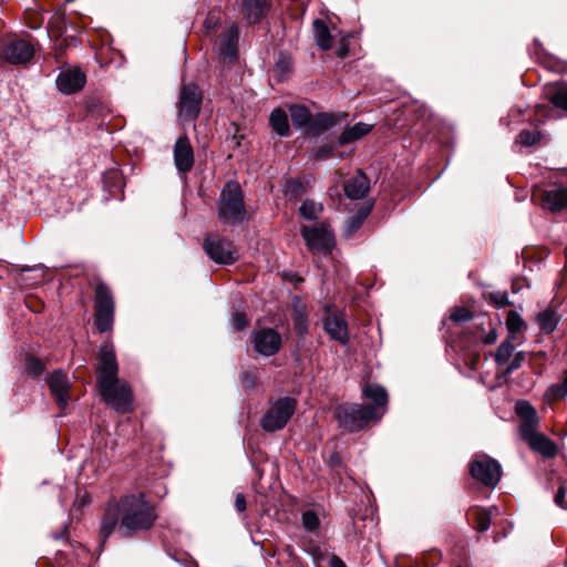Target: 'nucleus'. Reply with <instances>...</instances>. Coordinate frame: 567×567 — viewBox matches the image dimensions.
I'll use <instances>...</instances> for the list:
<instances>
[{
  "label": "nucleus",
  "mask_w": 567,
  "mask_h": 567,
  "mask_svg": "<svg viewBox=\"0 0 567 567\" xmlns=\"http://www.w3.org/2000/svg\"><path fill=\"white\" fill-rule=\"evenodd\" d=\"M48 383L55 402L61 409H64L70 400L69 391L71 383L69 378L64 372L58 370L50 375Z\"/></svg>",
  "instance_id": "nucleus-15"
},
{
  "label": "nucleus",
  "mask_w": 567,
  "mask_h": 567,
  "mask_svg": "<svg viewBox=\"0 0 567 567\" xmlns=\"http://www.w3.org/2000/svg\"><path fill=\"white\" fill-rule=\"evenodd\" d=\"M498 338L496 329L492 328L483 338L485 344H493Z\"/></svg>",
  "instance_id": "nucleus-46"
},
{
  "label": "nucleus",
  "mask_w": 567,
  "mask_h": 567,
  "mask_svg": "<svg viewBox=\"0 0 567 567\" xmlns=\"http://www.w3.org/2000/svg\"><path fill=\"white\" fill-rule=\"evenodd\" d=\"M474 478L487 486H495L502 476V468L497 461L488 456L477 457L471 466Z\"/></svg>",
  "instance_id": "nucleus-10"
},
{
  "label": "nucleus",
  "mask_w": 567,
  "mask_h": 567,
  "mask_svg": "<svg viewBox=\"0 0 567 567\" xmlns=\"http://www.w3.org/2000/svg\"><path fill=\"white\" fill-rule=\"evenodd\" d=\"M289 112L296 127L300 128L310 125L311 115L306 106L295 104L289 107Z\"/></svg>",
  "instance_id": "nucleus-27"
},
{
  "label": "nucleus",
  "mask_w": 567,
  "mask_h": 567,
  "mask_svg": "<svg viewBox=\"0 0 567 567\" xmlns=\"http://www.w3.org/2000/svg\"><path fill=\"white\" fill-rule=\"evenodd\" d=\"M334 416L341 427L353 432L361 430L371 420L379 421L382 413L370 405L344 404L337 408Z\"/></svg>",
  "instance_id": "nucleus-4"
},
{
  "label": "nucleus",
  "mask_w": 567,
  "mask_h": 567,
  "mask_svg": "<svg viewBox=\"0 0 567 567\" xmlns=\"http://www.w3.org/2000/svg\"><path fill=\"white\" fill-rule=\"evenodd\" d=\"M256 378H257V371L256 370L249 371L241 375V382L245 386L251 388L256 383Z\"/></svg>",
  "instance_id": "nucleus-43"
},
{
  "label": "nucleus",
  "mask_w": 567,
  "mask_h": 567,
  "mask_svg": "<svg viewBox=\"0 0 567 567\" xmlns=\"http://www.w3.org/2000/svg\"><path fill=\"white\" fill-rule=\"evenodd\" d=\"M231 323L236 330H243L248 326V320L243 312H235L231 316Z\"/></svg>",
  "instance_id": "nucleus-40"
},
{
  "label": "nucleus",
  "mask_w": 567,
  "mask_h": 567,
  "mask_svg": "<svg viewBox=\"0 0 567 567\" xmlns=\"http://www.w3.org/2000/svg\"><path fill=\"white\" fill-rule=\"evenodd\" d=\"M340 118L341 116L334 115L332 113H320L311 118L308 130L312 134L323 133L334 126L340 121Z\"/></svg>",
  "instance_id": "nucleus-22"
},
{
  "label": "nucleus",
  "mask_w": 567,
  "mask_h": 567,
  "mask_svg": "<svg viewBox=\"0 0 567 567\" xmlns=\"http://www.w3.org/2000/svg\"><path fill=\"white\" fill-rule=\"evenodd\" d=\"M491 299L501 307L508 305L507 295L505 292L491 293Z\"/></svg>",
  "instance_id": "nucleus-44"
},
{
  "label": "nucleus",
  "mask_w": 567,
  "mask_h": 567,
  "mask_svg": "<svg viewBox=\"0 0 567 567\" xmlns=\"http://www.w3.org/2000/svg\"><path fill=\"white\" fill-rule=\"evenodd\" d=\"M202 94L194 84H184L179 94V117L194 120L200 109Z\"/></svg>",
  "instance_id": "nucleus-11"
},
{
  "label": "nucleus",
  "mask_w": 567,
  "mask_h": 567,
  "mask_svg": "<svg viewBox=\"0 0 567 567\" xmlns=\"http://www.w3.org/2000/svg\"><path fill=\"white\" fill-rule=\"evenodd\" d=\"M324 330L331 339L346 344L349 340L348 327L342 313H328L324 319Z\"/></svg>",
  "instance_id": "nucleus-17"
},
{
  "label": "nucleus",
  "mask_w": 567,
  "mask_h": 567,
  "mask_svg": "<svg viewBox=\"0 0 567 567\" xmlns=\"http://www.w3.org/2000/svg\"><path fill=\"white\" fill-rule=\"evenodd\" d=\"M116 522H117V517L112 514V511L111 508L107 509L106 512V515L102 522V525H101V533L105 538H107L112 532L114 530L115 526H116Z\"/></svg>",
  "instance_id": "nucleus-32"
},
{
  "label": "nucleus",
  "mask_w": 567,
  "mask_h": 567,
  "mask_svg": "<svg viewBox=\"0 0 567 567\" xmlns=\"http://www.w3.org/2000/svg\"><path fill=\"white\" fill-rule=\"evenodd\" d=\"M370 208H367L359 217L355 218L353 224L350 226L351 230H355L362 223V220L365 218V216L369 214Z\"/></svg>",
  "instance_id": "nucleus-47"
},
{
  "label": "nucleus",
  "mask_w": 567,
  "mask_h": 567,
  "mask_svg": "<svg viewBox=\"0 0 567 567\" xmlns=\"http://www.w3.org/2000/svg\"><path fill=\"white\" fill-rule=\"evenodd\" d=\"M506 326L509 332L515 334L522 330L524 322L516 312H509L506 319Z\"/></svg>",
  "instance_id": "nucleus-33"
},
{
  "label": "nucleus",
  "mask_w": 567,
  "mask_h": 567,
  "mask_svg": "<svg viewBox=\"0 0 567 567\" xmlns=\"http://www.w3.org/2000/svg\"><path fill=\"white\" fill-rule=\"evenodd\" d=\"M238 44V29L236 25H231L228 32L223 35L219 40L220 54L226 59H235L237 54Z\"/></svg>",
  "instance_id": "nucleus-21"
},
{
  "label": "nucleus",
  "mask_w": 567,
  "mask_h": 567,
  "mask_svg": "<svg viewBox=\"0 0 567 567\" xmlns=\"http://www.w3.org/2000/svg\"><path fill=\"white\" fill-rule=\"evenodd\" d=\"M542 205L551 212H557L567 206V188H554L543 194Z\"/></svg>",
  "instance_id": "nucleus-18"
},
{
  "label": "nucleus",
  "mask_w": 567,
  "mask_h": 567,
  "mask_svg": "<svg viewBox=\"0 0 567 567\" xmlns=\"http://www.w3.org/2000/svg\"><path fill=\"white\" fill-rule=\"evenodd\" d=\"M322 517H324L323 509H321V508L307 509L301 515L302 527L308 533H315L318 530Z\"/></svg>",
  "instance_id": "nucleus-25"
},
{
  "label": "nucleus",
  "mask_w": 567,
  "mask_h": 567,
  "mask_svg": "<svg viewBox=\"0 0 567 567\" xmlns=\"http://www.w3.org/2000/svg\"><path fill=\"white\" fill-rule=\"evenodd\" d=\"M318 156H319V157H322V158L327 157V156H328V151H326V150H323V148H322V150H320V151L318 152Z\"/></svg>",
  "instance_id": "nucleus-51"
},
{
  "label": "nucleus",
  "mask_w": 567,
  "mask_h": 567,
  "mask_svg": "<svg viewBox=\"0 0 567 567\" xmlns=\"http://www.w3.org/2000/svg\"><path fill=\"white\" fill-rule=\"evenodd\" d=\"M553 103L563 110L567 111V89L558 90L551 97Z\"/></svg>",
  "instance_id": "nucleus-36"
},
{
  "label": "nucleus",
  "mask_w": 567,
  "mask_h": 567,
  "mask_svg": "<svg viewBox=\"0 0 567 567\" xmlns=\"http://www.w3.org/2000/svg\"><path fill=\"white\" fill-rule=\"evenodd\" d=\"M513 351H514V344L512 343V341L509 339L503 341L501 343V346L498 347L497 351H496V354H495V360L498 364H505L511 355L513 354Z\"/></svg>",
  "instance_id": "nucleus-30"
},
{
  "label": "nucleus",
  "mask_w": 567,
  "mask_h": 567,
  "mask_svg": "<svg viewBox=\"0 0 567 567\" xmlns=\"http://www.w3.org/2000/svg\"><path fill=\"white\" fill-rule=\"evenodd\" d=\"M86 83L85 73L79 69H68L60 72L56 79L58 90L63 94H73L81 91Z\"/></svg>",
  "instance_id": "nucleus-13"
},
{
  "label": "nucleus",
  "mask_w": 567,
  "mask_h": 567,
  "mask_svg": "<svg viewBox=\"0 0 567 567\" xmlns=\"http://www.w3.org/2000/svg\"><path fill=\"white\" fill-rule=\"evenodd\" d=\"M450 318L455 322H463L470 320L472 318V315L468 310L464 308H456L451 312Z\"/></svg>",
  "instance_id": "nucleus-38"
},
{
  "label": "nucleus",
  "mask_w": 567,
  "mask_h": 567,
  "mask_svg": "<svg viewBox=\"0 0 567 567\" xmlns=\"http://www.w3.org/2000/svg\"><path fill=\"white\" fill-rule=\"evenodd\" d=\"M235 507L238 512H244L247 507L246 498H236Z\"/></svg>",
  "instance_id": "nucleus-48"
},
{
  "label": "nucleus",
  "mask_w": 567,
  "mask_h": 567,
  "mask_svg": "<svg viewBox=\"0 0 567 567\" xmlns=\"http://www.w3.org/2000/svg\"><path fill=\"white\" fill-rule=\"evenodd\" d=\"M537 322L540 329L548 333L556 328L557 316L553 310L546 309L538 313Z\"/></svg>",
  "instance_id": "nucleus-29"
},
{
  "label": "nucleus",
  "mask_w": 567,
  "mask_h": 567,
  "mask_svg": "<svg viewBox=\"0 0 567 567\" xmlns=\"http://www.w3.org/2000/svg\"><path fill=\"white\" fill-rule=\"evenodd\" d=\"M114 319V302L109 288L99 285L95 290V326L101 331H107Z\"/></svg>",
  "instance_id": "nucleus-8"
},
{
  "label": "nucleus",
  "mask_w": 567,
  "mask_h": 567,
  "mask_svg": "<svg viewBox=\"0 0 567 567\" xmlns=\"http://www.w3.org/2000/svg\"><path fill=\"white\" fill-rule=\"evenodd\" d=\"M204 249L218 264H233L238 257L233 243L218 235H209L204 241Z\"/></svg>",
  "instance_id": "nucleus-9"
},
{
  "label": "nucleus",
  "mask_w": 567,
  "mask_h": 567,
  "mask_svg": "<svg viewBox=\"0 0 567 567\" xmlns=\"http://www.w3.org/2000/svg\"><path fill=\"white\" fill-rule=\"evenodd\" d=\"M25 370L33 377H38L43 372L44 368L39 359L34 357H28L25 360Z\"/></svg>",
  "instance_id": "nucleus-34"
},
{
  "label": "nucleus",
  "mask_w": 567,
  "mask_h": 567,
  "mask_svg": "<svg viewBox=\"0 0 567 567\" xmlns=\"http://www.w3.org/2000/svg\"><path fill=\"white\" fill-rule=\"evenodd\" d=\"M267 0H244L243 7L247 19L256 22L262 14Z\"/></svg>",
  "instance_id": "nucleus-28"
},
{
  "label": "nucleus",
  "mask_w": 567,
  "mask_h": 567,
  "mask_svg": "<svg viewBox=\"0 0 567 567\" xmlns=\"http://www.w3.org/2000/svg\"><path fill=\"white\" fill-rule=\"evenodd\" d=\"M293 321H295V327L299 333H303L307 330V327H308L307 319L302 312L296 311Z\"/></svg>",
  "instance_id": "nucleus-41"
},
{
  "label": "nucleus",
  "mask_w": 567,
  "mask_h": 567,
  "mask_svg": "<svg viewBox=\"0 0 567 567\" xmlns=\"http://www.w3.org/2000/svg\"><path fill=\"white\" fill-rule=\"evenodd\" d=\"M34 55L33 45L25 40H14L9 42L3 51L2 58L10 64L28 63Z\"/></svg>",
  "instance_id": "nucleus-12"
},
{
  "label": "nucleus",
  "mask_w": 567,
  "mask_h": 567,
  "mask_svg": "<svg viewBox=\"0 0 567 567\" xmlns=\"http://www.w3.org/2000/svg\"><path fill=\"white\" fill-rule=\"evenodd\" d=\"M515 409L522 420V439L535 453L547 458L554 457L558 451L557 445L538 431L539 417L536 410L527 401H518Z\"/></svg>",
  "instance_id": "nucleus-2"
},
{
  "label": "nucleus",
  "mask_w": 567,
  "mask_h": 567,
  "mask_svg": "<svg viewBox=\"0 0 567 567\" xmlns=\"http://www.w3.org/2000/svg\"><path fill=\"white\" fill-rule=\"evenodd\" d=\"M549 391L555 398L567 396V374L565 375L561 383L550 386Z\"/></svg>",
  "instance_id": "nucleus-39"
},
{
  "label": "nucleus",
  "mask_w": 567,
  "mask_h": 567,
  "mask_svg": "<svg viewBox=\"0 0 567 567\" xmlns=\"http://www.w3.org/2000/svg\"><path fill=\"white\" fill-rule=\"evenodd\" d=\"M372 127V124L358 122L351 126L346 127L343 132L340 134L338 142L340 145H346L355 142L362 138L363 136L368 135L371 132Z\"/></svg>",
  "instance_id": "nucleus-20"
},
{
  "label": "nucleus",
  "mask_w": 567,
  "mask_h": 567,
  "mask_svg": "<svg viewBox=\"0 0 567 567\" xmlns=\"http://www.w3.org/2000/svg\"><path fill=\"white\" fill-rule=\"evenodd\" d=\"M117 362L113 346L104 343L100 348L97 364V384L103 401L120 412L131 409L132 391L130 385L117 378Z\"/></svg>",
  "instance_id": "nucleus-1"
},
{
  "label": "nucleus",
  "mask_w": 567,
  "mask_h": 567,
  "mask_svg": "<svg viewBox=\"0 0 567 567\" xmlns=\"http://www.w3.org/2000/svg\"><path fill=\"white\" fill-rule=\"evenodd\" d=\"M539 140L538 132L535 131H523L519 133L517 141L526 146H532L536 144Z\"/></svg>",
  "instance_id": "nucleus-35"
},
{
  "label": "nucleus",
  "mask_w": 567,
  "mask_h": 567,
  "mask_svg": "<svg viewBox=\"0 0 567 567\" xmlns=\"http://www.w3.org/2000/svg\"><path fill=\"white\" fill-rule=\"evenodd\" d=\"M364 395L372 400L375 403V411L378 412V408L385 406L388 402V395L385 390L377 384H369L363 389Z\"/></svg>",
  "instance_id": "nucleus-26"
},
{
  "label": "nucleus",
  "mask_w": 567,
  "mask_h": 567,
  "mask_svg": "<svg viewBox=\"0 0 567 567\" xmlns=\"http://www.w3.org/2000/svg\"><path fill=\"white\" fill-rule=\"evenodd\" d=\"M174 163L179 172H188L194 165V152L187 136H181L174 146Z\"/></svg>",
  "instance_id": "nucleus-16"
},
{
  "label": "nucleus",
  "mask_w": 567,
  "mask_h": 567,
  "mask_svg": "<svg viewBox=\"0 0 567 567\" xmlns=\"http://www.w3.org/2000/svg\"><path fill=\"white\" fill-rule=\"evenodd\" d=\"M254 348L262 355H274L281 348V337L274 329H261L255 333Z\"/></svg>",
  "instance_id": "nucleus-14"
},
{
  "label": "nucleus",
  "mask_w": 567,
  "mask_h": 567,
  "mask_svg": "<svg viewBox=\"0 0 567 567\" xmlns=\"http://www.w3.org/2000/svg\"><path fill=\"white\" fill-rule=\"evenodd\" d=\"M312 27H313V37H315V41H316L317 45L321 50H324V51L329 50L332 45L333 37L331 35V32H330L328 25L326 24V22L317 19L313 21Z\"/></svg>",
  "instance_id": "nucleus-23"
},
{
  "label": "nucleus",
  "mask_w": 567,
  "mask_h": 567,
  "mask_svg": "<svg viewBox=\"0 0 567 567\" xmlns=\"http://www.w3.org/2000/svg\"><path fill=\"white\" fill-rule=\"evenodd\" d=\"M348 52H349V42H348V35H347V37H342L340 39L338 55L340 58H344V56H347Z\"/></svg>",
  "instance_id": "nucleus-45"
},
{
  "label": "nucleus",
  "mask_w": 567,
  "mask_h": 567,
  "mask_svg": "<svg viewBox=\"0 0 567 567\" xmlns=\"http://www.w3.org/2000/svg\"><path fill=\"white\" fill-rule=\"evenodd\" d=\"M330 567H346L344 563L337 556L330 559Z\"/></svg>",
  "instance_id": "nucleus-49"
},
{
  "label": "nucleus",
  "mask_w": 567,
  "mask_h": 567,
  "mask_svg": "<svg viewBox=\"0 0 567 567\" xmlns=\"http://www.w3.org/2000/svg\"><path fill=\"white\" fill-rule=\"evenodd\" d=\"M525 360L524 352H517L514 357V360L509 364V367L505 370V373H511L514 370L518 369L522 365V362Z\"/></svg>",
  "instance_id": "nucleus-42"
},
{
  "label": "nucleus",
  "mask_w": 567,
  "mask_h": 567,
  "mask_svg": "<svg viewBox=\"0 0 567 567\" xmlns=\"http://www.w3.org/2000/svg\"><path fill=\"white\" fill-rule=\"evenodd\" d=\"M344 193L346 195L351 199H360L365 196L370 188V183L368 177L362 174L358 173L355 176H353L346 185H344Z\"/></svg>",
  "instance_id": "nucleus-19"
},
{
  "label": "nucleus",
  "mask_w": 567,
  "mask_h": 567,
  "mask_svg": "<svg viewBox=\"0 0 567 567\" xmlns=\"http://www.w3.org/2000/svg\"><path fill=\"white\" fill-rule=\"evenodd\" d=\"M245 206L238 183H228L221 192L218 216L224 223H238L245 218Z\"/></svg>",
  "instance_id": "nucleus-5"
},
{
  "label": "nucleus",
  "mask_w": 567,
  "mask_h": 567,
  "mask_svg": "<svg viewBox=\"0 0 567 567\" xmlns=\"http://www.w3.org/2000/svg\"><path fill=\"white\" fill-rule=\"evenodd\" d=\"M290 186H291V187H296V186L300 187V184H298V183H296V182H291V183H290Z\"/></svg>",
  "instance_id": "nucleus-52"
},
{
  "label": "nucleus",
  "mask_w": 567,
  "mask_h": 567,
  "mask_svg": "<svg viewBox=\"0 0 567 567\" xmlns=\"http://www.w3.org/2000/svg\"><path fill=\"white\" fill-rule=\"evenodd\" d=\"M301 235L313 254H328L334 246V236L326 223L303 226Z\"/></svg>",
  "instance_id": "nucleus-7"
},
{
  "label": "nucleus",
  "mask_w": 567,
  "mask_h": 567,
  "mask_svg": "<svg viewBox=\"0 0 567 567\" xmlns=\"http://www.w3.org/2000/svg\"><path fill=\"white\" fill-rule=\"evenodd\" d=\"M321 212H322V205L318 204V203H315L312 200H306L300 206L301 215L305 218L310 219V220L316 219Z\"/></svg>",
  "instance_id": "nucleus-31"
},
{
  "label": "nucleus",
  "mask_w": 567,
  "mask_h": 567,
  "mask_svg": "<svg viewBox=\"0 0 567 567\" xmlns=\"http://www.w3.org/2000/svg\"><path fill=\"white\" fill-rule=\"evenodd\" d=\"M491 525V514L487 511L477 513V529L480 532H486Z\"/></svg>",
  "instance_id": "nucleus-37"
},
{
  "label": "nucleus",
  "mask_w": 567,
  "mask_h": 567,
  "mask_svg": "<svg viewBox=\"0 0 567 567\" xmlns=\"http://www.w3.org/2000/svg\"><path fill=\"white\" fill-rule=\"evenodd\" d=\"M116 507L121 511L118 534L122 537L151 528L156 519L154 507L144 498H120Z\"/></svg>",
  "instance_id": "nucleus-3"
},
{
  "label": "nucleus",
  "mask_w": 567,
  "mask_h": 567,
  "mask_svg": "<svg viewBox=\"0 0 567 567\" xmlns=\"http://www.w3.org/2000/svg\"><path fill=\"white\" fill-rule=\"evenodd\" d=\"M296 409V401L290 398H282L271 404L261 419V426L265 431L275 432L281 430Z\"/></svg>",
  "instance_id": "nucleus-6"
},
{
  "label": "nucleus",
  "mask_w": 567,
  "mask_h": 567,
  "mask_svg": "<svg viewBox=\"0 0 567 567\" xmlns=\"http://www.w3.org/2000/svg\"><path fill=\"white\" fill-rule=\"evenodd\" d=\"M272 130L280 136L289 135L290 127L288 123V116L282 109H275L270 113L269 117Z\"/></svg>",
  "instance_id": "nucleus-24"
},
{
  "label": "nucleus",
  "mask_w": 567,
  "mask_h": 567,
  "mask_svg": "<svg viewBox=\"0 0 567 567\" xmlns=\"http://www.w3.org/2000/svg\"><path fill=\"white\" fill-rule=\"evenodd\" d=\"M555 502L559 507L567 509V498H555Z\"/></svg>",
  "instance_id": "nucleus-50"
}]
</instances>
